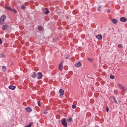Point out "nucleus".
I'll return each mask as SVG.
<instances>
[{
    "mask_svg": "<svg viewBox=\"0 0 127 127\" xmlns=\"http://www.w3.org/2000/svg\"><path fill=\"white\" fill-rule=\"evenodd\" d=\"M6 18V17L4 15H3L0 18V24L2 25L3 24Z\"/></svg>",
    "mask_w": 127,
    "mask_h": 127,
    "instance_id": "f257e3e1",
    "label": "nucleus"
},
{
    "mask_svg": "<svg viewBox=\"0 0 127 127\" xmlns=\"http://www.w3.org/2000/svg\"><path fill=\"white\" fill-rule=\"evenodd\" d=\"M61 123L64 127H67V123L66 122V119L65 118L61 120Z\"/></svg>",
    "mask_w": 127,
    "mask_h": 127,
    "instance_id": "f03ea898",
    "label": "nucleus"
},
{
    "mask_svg": "<svg viewBox=\"0 0 127 127\" xmlns=\"http://www.w3.org/2000/svg\"><path fill=\"white\" fill-rule=\"evenodd\" d=\"M42 76V73L41 72H38V75L37 76V78L38 79H41Z\"/></svg>",
    "mask_w": 127,
    "mask_h": 127,
    "instance_id": "7ed1b4c3",
    "label": "nucleus"
},
{
    "mask_svg": "<svg viewBox=\"0 0 127 127\" xmlns=\"http://www.w3.org/2000/svg\"><path fill=\"white\" fill-rule=\"evenodd\" d=\"M119 87L122 89H123V91L126 90L125 88L123 85L121 84H118Z\"/></svg>",
    "mask_w": 127,
    "mask_h": 127,
    "instance_id": "20e7f679",
    "label": "nucleus"
},
{
    "mask_svg": "<svg viewBox=\"0 0 127 127\" xmlns=\"http://www.w3.org/2000/svg\"><path fill=\"white\" fill-rule=\"evenodd\" d=\"M120 20L122 22H125L127 21V19L126 18L124 17H122L121 18Z\"/></svg>",
    "mask_w": 127,
    "mask_h": 127,
    "instance_id": "39448f33",
    "label": "nucleus"
},
{
    "mask_svg": "<svg viewBox=\"0 0 127 127\" xmlns=\"http://www.w3.org/2000/svg\"><path fill=\"white\" fill-rule=\"evenodd\" d=\"M62 62H61L59 66V69L60 70H62V69L63 67V66L62 65Z\"/></svg>",
    "mask_w": 127,
    "mask_h": 127,
    "instance_id": "423d86ee",
    "label": "nucleus"
},
{
    "mask_svg": "<svg viewBox=\"0 0 127 127\" xmlns=\"http://www.w3.org/2000/svg\"><path fill=\"white\" fill-rule=\"evenodd\" d=\"M9 88L12 90H14L16 88L15 86L13 85H10L8 87Z\"/></svg>",
    "mask_w": 127,
    "mask_h": 127,
    "instance_id": "0eeeda50",
    "label": "nucleus"
},
{
    "mask_svg": "<svg viewBox=\"0 0 127 127\" xmlns=\"http://www.w3.org/2000/svg\"><path fill=\"white\" fill-rule=\"evenodd\" d=\"M26 110L28 112H30L32 111V109L30 107H28L26 108Z\"/></svg>",
    "mask_w": 127,
    "mask_h": 127,
    "instance_id": "6e6552de",
    "label": "nucleus"
},
{
    "mask_svg": "<svg viewBox=\"0 0 127 127\" xmlns=\"http://www.w3.org/2000/svg\"><path fill=\"white\" fill-rule=\"evenodd\" d=\"M75 65L77 67H79L81 65V63L79 62L75 64Z\"/></svg>",
    "mask_w": 127,
    "mask_h": 127,
    "instance_id": "1a4fd4ad",
    "label": "nucleus"
},
{
    "mask_svg": "<svg viewBox=\"0 0 127 127\" xmlns=\"http://www.w3.org/2000/svg\"><path fill=\"white\" fill-rule=\"evenodd\" d=\"M59 92L60 93V95L61 96H62L64 95V91L63 90L60 89L59 90Z\"/></svg>",
    "mask_w": 127,
    "mask_h": 127,
    "instance_id": "9d476101",
    "label": "nucleus"
},
{
    "mask_svg": "<svg viewBox=\"0 0 127 127\" xmlns=\"http://www.w3.org/2000/svg\"><path fill=\"white\" fill-rule=\"evenodd\" d=\"M96 37L98 39H101L102 38V36L101 35H98L96 36Z\"/></svg>",
    "mask_w": 127,
    "mask_h": 127,
    "instance_id": "9b49d317",
    "label": "nucleus"
},
{
    "mask_svg": "<svg viewBox=\"0 0 127 127\" xmlns=\"http://www.w3.org/2000/svg\"><path fill=\"white\" fill-rule=\"evenodd\" d=\"M111 20L113 23L114 24H116L117 22V20L114 19H112Z\"/></svg>",
    "mask_w": 127,
    "mask_h": 127,
    "instance_id": "f8f14e48",
    "label": "nucleus"
},
{
    "mask_svg": "<svg viewBox=\"0 0 127 127\" xmlns=\"http://www.w3.org/2000/svg\"><path fill=\"white\" fill-rule=\"evenodd\" d=\"M8 28V26L6 25H3L2 29L3 30H5Z\"/></svg>",
    "mask_w": 127,
    "mask_h": 127,
    "instance_id": "ddd939ff",
    "label": "nucleus"
},
{
    "mask_svg": "<svg viewBox=\"0 0 127 127\" xmlns=\"http://www.w3.org/2000/svg\"><path fill=\"white\" fill-rule=\"evenodd\" d=\"M36 73L35 72H33L31 76L33 78L35 77L36 76Z\"/></svg>",
    "mask_w": 127,
    "mask_h": 127,
    "instance_id": "4468645a",
    "label": "nucleus"
},
{
    "mask_svg": "<svg viewBox=\"0 0 127 127\" xmlns=\"http://www.w3.org/2000/svg\"><path fill=\"white\" fill-rule=\"evenodd\" d=\"M5 8L7 9V10L11 11V10H12V9H11V8L9 6H5Z\"/></svg>",
    "mask_w": 127,
    "mask_h": 127,
    "instance_id": "2eb2a0df",
    "label": "nucleus"
},
{
    "mask_svg": "<svg viewBox=\"0 0 127 127\" xmlns=\"http://www.w3.org/2000/svg\"><path fill=\"white\" fill-rule=\"evenodd\" d=\"M72 121V119L71 118L69 117V118L67 119V121L69 123H70Z\"/></svg>",
    "mask_w": 127,
    "mask_h": 127,
    "instance_id": "dca6fc26",
    "label": "nucleus"
},
{
    "mask_svg": "<svg viewBox=\"0 0 127 127\" xmlns=\"http://www.w3.org/2000/svg\"><path fill=\"white\" fill-rule=\"evenodd\" d=\"M2 70L3 71V72H5L6 70V67L4 66H2Z\"/></svg>",
    "mask_w": 127,
    "mask_h": 127,
    "instance_id": "f3484780",
    "label": "nucleus"
},
{
    "mask_svg": "<svg viewBox=\"0 0 127 127\" xmlns=\"http://www.w3.org/2000/svg\"><path fill=\"white\" fill-rule=\"evenodd\" d=\"M87 59L88 61H89L91 62H92L93 61V59L92 58H87Z\"/></svg>",
    "mask_w": 127,
    "mask_h": 127,
    "instance_id": "a211bd4d",
    "label": "nucleus"
},
{
    "mask_svg": "<svg viewBox=\"0 0 127 127\" xmlns=\"http://www.w3.org/2000/svg\"><path fill=\"white\" fill-rule=\"evenodd\" d=\"M112 98L114 100V102L116 103H117V102L116 101V100L115 98V97L114 96H113L112 97Z\"/></svg>",
    "mask_w": 127,
    "mask_h": 127,
    "instance_id": "6ab92c4d",
    "label": "nucleus"
},
{
    "mask_svg": "<svg viewBox=\"0 0 127 127\" xmlns=\"http://www.w3.org/2000/svg\"><path fill=\"white\" fill-rule=\"evenodd\" d=\"M32 123H31L29 124L28 125H27L25 127H31Z\"/></svg>",
    "mask_w": 127,
    "mask_h": 127,
    "instance_id": "aec40b11",
    "label": "nucleus"
},
{
    "mask_svg": "<svg viewBox=\"0 0 127 127\" xmlns=\"http://www.w3.org/2000/svg\"><path fill=\"white\" fill-rule=\"evenodd\" d=\"M110 78L111 79H114L115 78V76L112 75H111L110 76Z\"/></svg>",
    "mask_w": 127,
    "mask_h": 127,
    "instance_id": "412c9836",
    "label": "nucleus"
},
{
    "mask_svg": "<svg viewBox=\"0 0 127 127\" xmlns=\"http://www.w3.org/2000/svg\"><path fill=\"white\" fill-rule=\"evenodd\" d=\"M38 29L39 31H41L42 30V27L39 26L38 27Z\"/></svg>",
    "mask_w": 127,
    "mask_h": 127,
    "instance_id": "4be33fe9",
    "label": "nucleus"
},
{
    "mask_svg": "<svg viewBox=\"0 0 127 127\" xmlns=\"http://www.w3.org/2000/svg\"><path fill=\"white\" fill-rule=\"evenodd\" d=\"M11 11H13L15 13H16L17 12L16 10L14 9H12V10H11Z\"/></svg>",
    "mask_w": 127,
    "mask_h": 127,
    "instance_id": "5701e85b",
    "label": "nucleus"
},
{
    "mask_svg": "<svg viewBox=\"0 0 127 127\" xmlns=\"http://www.w3.org/2000/svg\"><path fill=\"white\" fill-rule=\"evenodd\" d=\"M49 13V11L48 10L44 12V13L46 14H48Z\"/></svg>",
    "mask_w": 127,
    "mask_h": 127,
    "instance_id": "b1692460",
    "label": "nucleus"
},
{
    "mask_svg": "<svg viewBox=\"0 0 127 127\" xmlns=\"http://www.w3.org/2000/svg\"><path fill=\"white\" fill-rule=\"evenodd\" d=\"M76 107V106L74 105H72V108H75Z\"/></svg>",
    "mask_w": 127,
    "mask_h": 127,
    "instance_id": "393cba45",
    "label": "nucleus"
},
{
    "mask_svg": "<svg viewBox=\"0 0 127 127\" xmlns=\"http://www.w3.org/2000/svg\"><path fill=\"white\" fill-rule=\"evenodd\" d=\"M21 8L22 9H25V7L24 5L22 6H21Z\"/></svg>",
    "mask_w": 127,
    "mask_h": 127,
    "instance_id": "a878e982",
    "label": "nucleus"
},
{
    "mask_svg": "<svg viewBox=\"0 0 127 127\" xmlns=\"http://www.w3.org/2000/svg\"><path fill=\"white\" fill-rule=\"evenodd\" d=\"M37 103L38 104V105L39 106H40V101H38Z\"/></svg>",
    "mask_w": 127,
    "mask_h": 127,
    "instance_id": "bb28decb",
    "label": "nucleus"
},
{
    "mask_svg": "<svg viewBox=\"0 0 127 127\" xmlns=\"http://www.w3.org/2000/svg\"><path fill=\"white\" fill-rule=\"evenodd\" d=\"M118 46L119 48H121L122 47V45L121 44H119L118 45Z\"/></svg>",
    "mask_w": 127,
    "mask_h": 127,
    "instance_id": "cd10ccee",
    "label": "nucleus"
},
{
    "mask_svg": "<svg viewBox=\"0 0 127 127\" xmlns=\"http://www.w3.org/2000/svg\"><path fill=\"white\" fill-rule=\"evenodd\" d=\"M111 11V10L110 9H108L107 10V12L108 13H109Z\"/></svg>",
    "mask_w": 127,
    "mask_h": 127,
    "instance_id": "c85d7f7f",
    "label": "nucleus"
},
{
    "mask_svg": "<svg viewBox=\"0 0 127 127\" xmlns=\"http://www.w3.org/2000/svg\"><path fill=\"white\" fill-rule=\"evenodd\" d=\"M109 111V109L107 107H106V111L107 112H108Z\"/></svg>",
    "mask_w": 127,
    "mask_h": 127,
    "instance_id": "c756f323",
    "label": "nucleus"
},
{
    "mask_svg": "<svg viewBox=\"0 0 127 127\" xmlns=\"http://www.w3.org/2000/svg\"><path fill=\"white\" fill-rule=\"evenodd\" d=\"M2 40L0 38V44H1L2 43Z\"/></svg>",
    "mask_w": 127,
    "mask_h": 127,
    "instance_id": "7c9ffc66",
    "label": "nucleus"
},
{
    "mask_svg": "<svg viewBox=\"0 0 127 127\" xmlns=\"http://www.w3.org/2000/svg\"><path fill=\"white\" fill-rule=\"evenodd\" d=\"M47 111H45L44 112V114H47Z\"/></svg>",
    "mask_w": 127,
    "mask_h": 127,
    "instance_id": "2f4dec72",
    "label": "nucleus"
},
{
    "mask_svg": "<svg viewBox=\"0 0 127 127\" xmlns=\"http://www.w3.org/2000/svg\"><path fill=\"white\" fill-rule=\"evenodd\" d=\"M45 10L46 11H47L48 10V8H46L45 9Z\"/></svg>",
    "mask_w": 127,
    "mask_h": 127,
    "instance_id": "473e14b6",
    "label": "nucleus"
},
{
    "mask_svg": "<svg viewBox=\"0 0 127 127\" xmlns=\"http://www.w3.org/2000/svg\"><path fill=\"white\" fill-rule=\"evenodd\" d=\"M2 57H4V55H3V54L2 55Z\"/></svg>",
    "mask_w": 127,
    "mask_h": 127,
    "instance_id": "72a5a7b5",
    "label": "nucleus"
},
{
    "mask_svg": "<svg viewBox=\"0 0 127 127\" xmlns=\"http://www.w3.org/2000/svg\"><path fill=\"white\" fill-rule=\"evenodd\" d=\"M68 57H66V59H68Z\"/></svg>",
    "mask_w": 127,
    "mask_h": 127,
    "instance_id": "f704fd0d",
    "label": "nucleus"
},
{
    "mask_svg": "<svg viewBox=\"0 0 127 127\" xmlns=\"http://www.w3.org/2000/svg\"><path fill=\"white\" fill-rule=\"evenodd\" d=\"M47 111V109L45 110V111Z\"/></svg>",
    "mask_w": 127,
    "mask_h": 127,
    "instance_id": "c9c22d12",
    "label": "nucleus"
},
{
    "mask_svg": "<svg viewBox=\"0 0 127 127\" xmlns=\"http://www.w3.org/2000/svg\"><path fill=\"white\" fill-rule=\"evenodd\" d=\"M98 10H99V9H98Z\"/></svg>",
    "mask_w": 127,
    "mask_h": 127,
    "instance_id": "e433bc0d",
    "label": "nucleus"
},
{
    "mask_svg": "<svg viewBox=\"0 0 127 127\" xmlns=\"http://www.w3.org/2000/svg\"><path fill=\"white\" fill-rule=\"evenodd\" d=\"M98 10H99V9H98Z\"/></svg>",
    "mask_w": 127,
    "mask_h": 127,
    "instance_id": "4c0bfd02",
    "label": "nucleus"
}]
</instances>
